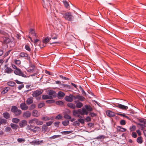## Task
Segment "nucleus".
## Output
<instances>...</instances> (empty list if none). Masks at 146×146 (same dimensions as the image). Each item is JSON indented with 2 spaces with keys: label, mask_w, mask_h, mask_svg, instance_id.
<instances>
[{
  "label": "nucleus",
  "mask_w": 146,
  "mask_h": 146,
  "mask_svg": "<svg viewBox=\"0 0 146 146\" xmlns=\"http://www.w3.org/2000/svg\"><path fill=\"white\" fill-rule=\"evenodd\" d=\"M11 66L13 68L14 70L13 71L15 74L23 77H27V76L20 69L17 68L14 64L11 63Z\"/></svg>",
  "instance_id": "1"
},
{
  "label": "nucleus",
  "mask_w": 146,
  "mask_h": 146,
  "mask_svg": "<svg viewBox=\"0 0 146 146\" xmlns=\"http://www.w3.org/2000/svg\"><path fill=\"white\" fill-rule=\"evenodd\" d=\"M61 13L63 15V17L68 21H72L74 18V17L71 12H65L64 14L62 12Z\"/></svg>",
  "instance_id": "2"
},
{
  "label": "nucleus",
  "mask_w": 146,
  "mask_h": 146,
  "mask_svg": "<svg viewBox=\"0 0 146 146\" xmlns=\"http://www.w3.org/2000/svg\"><path fill=\"white\" fill-rule=\"evenodd\" d=\"M11 111L16 116L20 115L22 113L21 111L16 106H12Z\"/></svg>",
  "instance_id": "3"
},
{
  "label": "nucleus",
  "mask_w": 146,
  "mask_h": 146,
  "mask_svg": "<svg viewBox=\"0 0 146 146\" xmlns=\"http://www.w3.org/2000/svg\"><path fill=\"white\" fill-rule=\"evenodd\" d=\"M138 120L140 123H138L137 125L141 127L142 130H143L146 127V119L141 118L138 119Z\"/></svg>",
  "instance_id": "4"
},
{
  "label": "nucleus",
  "mask_w": 146,
  "mask_h": 146,
  "mask_svg": "<svg viewBox=\"0 0 146 146\" xmlns=\"http://www.w3.org/2000/svg\"><path fill=\"white\" fill-rule=\"evenodd\" d=\"M42 91L40 90H37L33 92L32 94V96L34 97H37L42 94Z\"/></svg>",
  "instance_id": "5"
},
{
  "label": "nucleus",
  "mask_w": 146,
  "mask_h": 146,
  "mask_svg": "<svg viewBox=\"0 0 146 146\" xmlns=\"http://www.w3.org/2000/svg\"><path fill=\"white\" fill-rule=\"evenodd\" d=\"M19 57L24 58L26 59H28L30 58V56L27 53L25 52H21L19 55Z\"/></svg>",
  "instance_id": "6"
},
{
  "label": "nucleus",
  "mask_w": 146,
  "mask_h": 146,
  "mask_svg": "<svg viewBox=\"0 0 146 146\" xmlns=\"http://www.w3.org/2000/svg\"><path fill=\"white\" fill-rule=\"evenodd\" d=\"M74 97H75V96L70 95L69 96H66L65 98V99L67 102H71L73 100H74Z\"/></svg>",
  "instance_id": "7"
},
{
  "label": "nucleus",
  "mask_w": 146,
  "mask_h": 146,
  "mask_svg": "<svg viewBox=\"0 0 146 146\" xmlns=\"http://www.w3.org/2000/svg\"><path fill=\"white\" fill-rule=\"evenodd\" d=\"M35 66L34 64H30L29 67L27 68V71L29 72L32 73L34 72Z\"/></svg>",
  "instance_id": "8"
},
{
  "label": "nucleus",
  "mask_w": 146,
  "mask_h": 146,
  "mask_svg": "<svg viewBox=\"0 0 146 146\" xmlns=\"http://www.w3.org/2000/svg\"><path fill=\"white\" fill-rule=\"evenodd\" d=\"M20 107L23 110H26L28 108V106L25 102L21 103L20 104Z\"/></svg>",
  "instance_id": "9"
},
{
  "label": "nucleus",
  "mask_w": 146,
  "mask_h": 146,
  "mask_svg": "<svg viewBox=\"0 0 146 146\" xmlns=\"http://www.w3.org/2000/svg\"><path fill=\"white\" fill-rule=\"evenodd\" d=\"M80 109H79L77 110H74L73 111V115L78 117H81L80 115Z\"/></svg>",
  "instance_id": "10"
},
{
  "label": "nucleus",
  "mask_w": 146,
  "mask_h": 146,
  "mask_svg": "<svg viewBox=\"0 0 146 146\" xmlns=\"http://www.w3.org/2000/svg\"><path fill=\"white\" fill-rule=\"evenodd\" d=\"M74 100H76V99H78L79 100L81 101H83L85 100V98L84 97L82 96H81L80 95H77L75 96L74 97Z\"/></svg>",
  "instance_id": "11"
},
{
  "label": "nucleus",
  "mask_w": 146,
  "mask_h": 146,
  "mask_svg": "<svg viewBox=\"0 0 146 146\" xmlns=\"http://www.w3.org/2000/svg\"><path fill=\"white\" fill-rule=\"evenodd\" d=\"M31 115V113L29 111H26L24 112L23 114V116L25 118H28L30 117Z\"/></svg>",
  "instance_id": "12"
},
{
  "label": "nucleus",
  "mask_w": 146,
  "mask_h": 146,
  "mask_svg": "<svg viewBox=\"0 0 146 146\" xmlns=\"http://www.w3.org/2000/svg\"><path fill=\"white\" fill-rule=\"evenodd\" d=\"M106 113L107 115L109 117H113L115 115V113L110 110L107 111Z\"/></svg>",
  "instance_id": "13"
},
{
  "label": "nucleus",
  "mask_w": 146,
  "mask_h": 146,
  "mask_svg": "<svg viewBox=\"0 0 146 146\" xmlns=\"http://www.w3.org/2000/svg\"><path fill=\"white\" fill-rule=\"evenodd\" d=\"M13 71L11 68L7 66L5 70V72L7 74H11Z\"/></svg>",
  "instance_id": "14"
},
{
  "label": "nucleus",
  "mask_w": 146,
  "mask_h": 146,
  "mask_svg": "<svg viewBox=\"0 0 146 146\" xmlns=\"http://www.w3.org/2000/svg\"><path fill=\"white\" fill-rule=\"evenodd\" d=\"M29 34L30 36L33 38H35L36 37L35 31L33 29H31L30 30Z\"/></svg>",
  "instance_id": "15"
},
{
  "label": "nucleus",
  "mask_w": 146,
  "mask_h": 146,
  "mask_svg": "<svg viewBox=\"0 0 146 146\" xmlns=\"http://www.w3.org/2000/svg\"><path fill=\"white\" fill-rule=\"evenodd\" d=\"M27 121L25 120H23L21 121L19 123V125L21 127H23L27 125Z\"/></svg>",
  "instance_id": "16"
},
{
  "label": "nucleus",
  "mask_w": 146,
  "mask_h": 146,
  "mask_svg": "<svg viewBox=\"0 0 146 146\" xmlns=\"http://www.w3.org/2000/svg\"><path fill=\"white\" fill-rule=\"evenodd\" d=\"M117 130V131L118 132H123L125 131L126 130V129L125 128H124L123 127L121 126H117L116 128Z\"/></svg>",
  "instance_id": "17"
},
{
  "label": "nucleus",
  "mask_w": 146,
  "mask_h": 146,
  "mask_svg": "<svg viewBox=\"0 0 146 146\" xmlns=\"http://www.w3.org/2000/svg\"><path fill=\"white\" fill-rule=\"evenodd\" d=\"M118 108L121 110H126L128 108V106L119 104V105L118 106Z\"/></svg>",
  "instance_id": "18"
},
{
  "label": "nucleus",
  "mask_w": 146,
  "mask_h": 146,
  "mask_svg": "<svg viewBox=\"0 0 146 146\" xmlns=\"http://www.w3.org/2000/svg\"><path fill=\"white\" fill-rule=\"evenodd\" d=\"M49 96H52V98L55 97L56 96V93L53 90H50L48 93Z\"/></svg>",
  "instance_id": "19"
},
{
  "label": "nucleus",
  "mask_w": 146,
  "mask_h": 146,
  "mask_svg": "<svg viewBox=\"0 0 146 146\" xmlns=\"http://www.w3.org/2000/svg\"><path fill=\"white\" fill-rule=\"evenodd\" d=\"M80 114L82 115H84V114L87 115L88 113V112L86 110V109L83 108L82 110L80 109Z\"/></svg>",
  "instance_id": "20"
},
{
  "label": "nucleus",
  "mask_w": 146,
  "mask_h": 146,
  "mask_svg": "<svg viewBox=\"0 0 146 146\" xmlns=\"http://www.w3.org/2000/svg\"><path fill=\"white\" fill-rule=\"evenodd\" d=\"M10 88L9 87H5L3 88V90L1 92V94H4L7 93L9 90Z\"/></svg>",
  "instance_id": "21"
},
{
  "label": "nucleus",
  "mask_w": 146,
  "mask_h": 146,
  "mask_svg": "<svg viewBox=\"0 0 146 146\" xmlns=\"http://www.w3.org/2000/svg\"><path fill=\"white\" fill-rule=\"evenodd\" d=\"M3 115L4 118L7 119H9L10 117V114L7 112L3 113Z\"/></svg>",
  "instance_id": "22"
},
{
  "label": "nucleus",
  "mask_w": 146,
  "mask_h": 146,
  "mask_svg": "<svg viewBox=\"0 0 146 146\" xmlns=\"http://www.w3.org/2000/svg\"><path fill=\"white\" fill-rule=\"evenodd\" d=\"M51 39V38H49L48 37H46L44 38H43L42 42L46 44L48 43Z\"/></svg>",
  "instance_id": "23"
},
{
  "label": "nucleus",
  "mask_w": 146,
  "mask_h": 146,
  "mask_svg": "<svg viewBox=\"0 0 146 146\" xmlns=\"http://www.w3.org/2000/svg\"><path fill=\"white\" fill-rule=\"evenodd\" d=\"M136 141L138 143L141 144L143 142V138L141 136H140L137 138Z\"/></svg>",
  "instance_id": "24"
},
{
  "label": "nucleus",
  "mask_w": 146,
  "mask_h": 146,
  "mask_svg": "<svg viewBox=\"0 0 146 146\" xmlns=\"http://www.w3.org/2000/svg\"><path fill=\"white\" fill-rule=\"evenodd\" d=\"M62 2L66 8L68 9L70 7V6L69 3L66 0H63Z\"/></svg>",
  "instance_id": "25"
},
{
  "label": "nucleus",
  "mask_w": 146,
  "mask_h": 146,
  "mask_svg": "<svg viewBox=\"0 0 146 146\" xmlns=\"http://www.w3.org/2000/svg\"><path fill=\"white\" fill-rule=\"evenodd\" d=\"M85 107L88 111H91L92 110V108L90 105H86L85 106Z\"/></svg>",
  "instance_id": "26"
},
{
  "label": "nucleus",
  "mask_w": 146,
  "mask_h": 146,
  "mask_svg": "<svg viewBox=\"0 0 146 146\" xmlns=\"http://www.w3.org/2000/svg\"><path fill=\"white\" fill-rule=\"evenodd\" d=\"M7 84L9 86L11 87H13L16 85L15 83L13 81H10L8 82Z\"/></svg>",
  "instance_id": "27"
},
{
  "label": "nucleus",
  "mask_w": 146,
  "mask_h": 146,
  "mask_svg": "<svg viewBox=\"0 0 146 146\" xmlns=\"http://www.w3.org/2000/svg\"><path fill=\"white\" fill-rule=\"evenodd\" d=\"M42 98L44 100H46L47 99H52V96H49L48 95H43L42 96Z\"/></svg>",
  "instance_id": "28"
},
{
  "label": "nucleus",
  "mask_w": 146,
  "mask_h": 146,
  "mask_svg": "<svg viewBox=\"0 0 146 146\" xmlns=\"http://www.w3.org/2000/svg\"><path fill=\"white\" fill-rule=\"evenodd\" d=\"M43 141H37L36 140H35L33 141L32 142V143L33 144H36L37 145H39L40 143H42Z\"/></svg>",
  "instance_id": "29"
},
{
  "label": "nucleus",
  "mask_w": 146,
  "mask_h": 146,
  "mask_svg": "<svg viewBox=\"0 0 146 146\" xmlns=\"http://www.w3.org/2000/svg\"><path fill=\"white\" fill-rule=\"evenodd\" d=\"M26 103L28 105H30L32 104L33 102V99L31 98H29L27 100Z\"/></svg>",
  "instance_id": "30"
},
{
  "label": "nucleus",
  "mask_w": 146,
  "mask_h": 146,
  "mask_svg": "<svg viewBox=\"0 0 146 146\" xmlns=\"http://www.w3.org/2000/svg\"><path fill=\"white\" fill-rule=\"evenodd\" d=\"M38 111L36 110H34L32 112V115L35 117H38Z\"/></svg>",
  "instance_id": "31"
},
{
  "label": "nucleus",
  "mask_w": 146,
  "mask_h": 146,
  "mask_svg": "<svg viewBox=\"0 0 146 146\" xmlns=\"http://www.w3.org/2000/svg\"><path fill=\"white\" fill-rule=\"evenodd\" d=\"M67 106L68 107L72 109H75L76 108V105L72 103H68Z\"/></svg>",
  "instance_id": "32"
},
{
  "label": "nucleus",
  "mask_w": 146,
  "mask_h": 146,
  "mask_svg": "<svg viewBox=\"0 0 146 146\" xmlns=\"http://www.w3.org/2000/svg\"><path fill=\"white\" fill-rule=\"evenodd\" d=\"M83 106V104L81 102H79L76 103V107L78 108H80L82 107Z\"/></svg>",
  "instance_id": "33"
},
{
  "label": "nucleus",
  "mask_w": 146,
  "mask_h": 146,
  "mask_svg": "<svg viewBox=\"0 0 146 146\" xmlns=\"http://www.w3.org/2000/svg\"><path fill=\"white\" fill-rule=\"evenodd\" d=\"M10 125L12 128L13 129L16 130L18 127V125L13 123H11Z\"/></svg>",
  "instance_id": "34"
},
{
  "label": "nucleus",
  "mask_w": 146,
  "mask_h": 146,
  "mask_svg": "<svg viewBox=\"0 0 146 146\" xmlns=\"http://www.w3.org/2000/svg\"><path fill=\"white\" fill-rule=\"evenodd\" d=\"M42 1L44 3L45 1H46L47 2L46 4H47L48 6L49 7H51V5L50 2H52V0H42Z\"/></svg>",
  "instance_id": "35"
},
{
  "label": "nucleus",
  "mask_w": 146,
  "mask_h": 146,
  "mask_svg": "<svg viewBox=\"0 0 146 146\" xmlns=\"http://www.w3.org/2000/svg\"><path fill=\"white\" fill-rule=\"evenodd\" d=\"M136 129V127L134 125H133L131 126L129 130L130 131H134Z\"/></svg>",
  "instance_id": "36"
},
{
  "label": "nucleus",
  "mask_w": 146,
  "mask_h": 146,
  "mask_svg": "<svg viewBox=\"0 0 146 146\" xmlns=\"http://www.w3.org/2000/svg\"><path fill=\"white\" fill-rule=\"evenodd\" d=\"M19 121V119L17 118H13L12 119L13 122L16 123H17Z\"/></svg>",
  "instance_id": "37"
},
{
  "label": "nucleus",
  "mask_w": 146,
  "mask_h": 146,
  "mask_svg": "<svg viewBox=\"0 0 146 146\" xmlns=\"http://www.w3.org/2000/svg\"><path fill=\"white\" fill-rule=\"evenodd\" d=\"M69 123V121L68 120H65L62 121V124L65 126H66L68 125Z\"/></svg>",
  "instance_id": "38"
},
{
  "label": "nucleus",
  "mask_w": 146,
  "mask_h": 146,
  "mask_svg": "<svg viewBox=\"0 0 146 146\" xmlns=\"http://www.w3.org/2000/svg\"><path fill=\"white\" fill-rule=\"evenodd\" d=\"M80 125V123L77 121H75L73 123L72 125L74 126H79Z\"/></svg>",
  "instance_id": "39"
},
{
  "label": "nucleus",
  "mask_w": 146,
  "mask_h": 146,
  "mask_svg": "<svg viewBox=\"0 0 146 146\" xmlns=\"http://www.w3.org/2000/svg\"><path fill=\"white\" fill-rule=\"evenodd\" d=\"M1 120V124H5L7 123V121L6 120L3 119H0Z\"/></svg>",
  "instance_id": "40"
},
{
  "label": "nucleus",
  "mask_w": 146,
  "mask_h": 146,
  "mask_svg": "<svg viewBox=\"0 0 146 146\" xmlns=\"http://www.w3.org/2000/svg\"><path fill=\"white\" fill-rule=\"evenodd\" d=\"M64 118L66 119H69L71 118V117L68 114H65L64 116Z\"/></svg>",
  "instance_id": "41"
},
{
  "label": "nucleus",
  "mask_w": 146,
  "mask_h": 146,
  "mask_svg": "<svg viewBox=\"0 0 146 146\" xmlns=\"http://www.w3.org/2000/svg\"><path fill=\"white\" fill-rule=\"evenodd\" d=\"M14 62L15 64L16 65H19L21 64V61L19 60L15 59L14 60Z\"/></svg>",
  "instance_id": "42"
},
{
  "label": "nucleus",
  "mask_w": 146,
  "mask_h": 146,
  "mask_svg": "<svg viewBox=\"0 0 146 146\" xmlns=\"http://www.w3.org/2000/svg\"><path fill=\"white\" fill-rule=\"evenodd\" d=\"M58 96L60 97H62L64 96V93L62 92H59L58 93Z\"/></svg>",
  "instance_id": "43"
},
{
  "label": "nucleus",
  "mask_w": 146,
  "mask_h": 146,
  "mask_svg": "<svg viewBox=\"0 0 146 146\" xmlns=\"http://www.w3.org/2000/svg\"><path fill=\"white\" fill-rule=\"evenodd\" d=\"M56 104L57 105H60L61 106H63L64 105V103L62 101H57L56 102Z\"/></svg>",
  "instance_id": "44"
},
{
  "label": "nucleus",
  "mask_w": 146,
  "mask_h": 146,
  "mask_svg": "<svg viewBox=\"0 0 146 146\" xmlns=\"http://www.w3.org/2000/svg\"><path fill=\"white\" fill-rule=\"evenodd\" d=\"M72 132V131H62L61 132V133L62 134H67L69 133H71Z\"/></svg>",
  "instance_id": "45"
},
{
  "label": "nucleus",
  "mask_w": 146,
  "mask_h": 146,
  "mask_svg": "<svg viewBox=\"0 0 146 146\" xmlns=\"http://www.w3.org/2000/svg\"><path fill=\"white\" fill-rule=\"evenodd\" d=\"M25 48L27 50L30 52L31 51V49L28 44H27L25 46Z\"/></svg>",
  "instance_id": "46"
},
{
  "label": "nucleus",
  "mask_w": 146,
  "mask_h": 146,
  "mask_svg": "<svg viewBox=\"0 0 146 146\" xmlns=\"http://www.w3.org/2000/svg\"><path fill=\"white\" fill-rule=\"evenodd\" d=\"M42 119L44 121H48L50 119V118L48 116L43 117H42Z\"/></svg>",
  "instance_id": "47"
},
{
  "label": "nucleus",
  "mask_w": 146,
  "mask_h": 146,
  "mask_svg": "<svg viewBox=\"0 0 146 146\" xmlns=\"http://www.w3.org/2000/svg\"><path fill=\"white\" fill-rule=\"evenodd\" d=\"M105 138V136L103 135H100L96 137V139H104Z\"/></svg>",
  "instance_id": "48"
},
{
  "label": "nucleus",
  "mask_w": 146,
  "mask_h": 146,
  "mask_svg": "<svg viewBox=\"0 0 146 146\" xmlns=\"http://www.w3.org/2000/svg\"><path fill=\"white\" fill-rule=\"evenodd\" d=\"M36 107L35 105V104H31L29 107V110H32L35 108Z\"/></svg>",
  "instance_id": "49"
},
{
  "label": "nucleus",
  "mask_w": 146,
  "mask_h": 146,
  "mask_svg": "<svg viewBox=\"0 0 146 146\" xmlns=\"http://www.w3.org/2000/svg\"><path fill=\"white\" fill-rule=\"evenodd\" d=\"M44 105L45 104L44 103H41L38 104V108H41L42 107L44 106Z\"/></svg>",
  "instance_id": "50"
},
{
  "label": "nucleus",
  "mask_w": 146,
  "mask_h": 146,
  "mask_svg": "<svg viewBox=\"0 0 146 146\" xmlns=\"http://www.w3.org/2000/svg\"><path fill=\"white\" fill-rule=\"evenodd\" d=\"M11 129L9 127H7L5 129V131L6 132H10L11 131Z\"/></svg>",
  "instance_id": "51"
},
{
  "label": "nucleus",
  "mask_w": 146,
  "mask_h": 146,
  "mask_svg": "<svg viewBox=\"0 0 146 146\" xmlns=\"http://www.w3.org/2000/svg\"><path fill=\"white\" fill-rule=\"evenodd\" d=\"M54 101L53 100H49L46 101V102L48 104H52L54 102Z\"/></svg>",
  "instance_id": "52"
},
{
  "label": "nucleus",
  "mask_w": 146,
  "mask_h": 146,
  "mask_svg": "<svg viewBox=\"0 0 146 146\" xmlns=\"http://www.w3.org/2000/svg\"><path fill=\"white\" fill-rule=\"evenodd\" d=\"M60 77L62 78V79L66 80H69V78H66L64 76H63L62 75H60Z\"/></svg>",
  "instance_id": "53"
},
{
  "label": "nucleus",
  "mask_w": 146,
  "mask_h": 146,
  "mask_svg": "<svg viewBox=\"0 0 146 146\" xmlns=\"http://www.w3.org/2000/svg\"><path fill=\"white\" fill-rule=\"evenodd\" d=\"M62 116L61 115L59 114L58 115L56 116V117L55 118L56 119H62Z\"/></svg>",
  "instance_id": "54"
},
{
  "label": "nucleus",
  "mask_w": 146,
  "mask_h": 146,
  "mask_svg": "<svg viewBox=\"0 0 146 146\" xmlns=\"http://www.w3.org/2000/svg\"><path fill=\"white\" fill-rule=\"evenodd\" d=\"M120 124L121 125H124L126 124L125 121L124 120H122L120 121Z\"/></svg>",
  "instance_id": "55"
},
{
  "label": "nucleus",
  "mask_w": 146,
  "mask_h": 146,
  "mask_svg": "<svg viewBox=\"0 0 146 146\" xmlns=\"http://www.w3.org/2000/svg\"><path fill=\"white\" fill-rule=\"evenodd\" d=\"M62 86L68 89H70V86L67 84H64L62 85Z\"/></svg>",
  "instance_id": "56"
},
{
  "label": "nucleus",
  "mask_w": 146,
  "mask_h": 146,
  "mask_svg": "<svg viewBox=\"0 0 146 146\" xmlns=\"http://www.w3.org/2000/svg\"><path fill=\"white\" fill-rule=\"evenodd\" d=\"M131 136L133 137L134 138H136L137 136L136 133L134 132H133L131 134Z\"/></svg>",
  "instance_id": "57"
},
{
  "label": "nucleus",
  "mask_w": 146,
  "mask_h": 146,
  "mask_svg": "<svg viewBox=\"0 0 146 146\" xmlns=\"http://www.w3.org/2000/svg\"><path fill=\"white\" fill-rule=\"evenodd\" d=\"M17 141L19 143H21L25 142V140L23 139L18 138L17 139Z\"/></svg>",
  "instance_id": "58"
},
{
  "label": "nucleus",
  "mask_w": 146,
  "mask_h": 146,
  "mask_svg": "<svg viewBox=\"0 0 146 146\" xmlns=\"http://www.w3.org/2000/svg\"><path fill=\"white\" fill-rule=\"evenodd\" d=\"M60 137V135H53L50 137V139H54Z\"/></svg>",
  "instance_id": "59"
},
{
  "label": "nucleus",
  "mask_w": 146,
  "mask_h": 146,
  "mask_svg": "<svg viewBox=\"0 0 146 146\" xmlns=\"http://www.w3.org/2000/svg\"><path fill=\"white\" fill-rule=\"evenodd\" d=\"M43 122L42 121H39L38 120L37 121L36 123L37 125H42L43 124Z\"/></svg>",
  "instance_id": "60"
},
{
  "label": "nucleus",
  "mask_w": 146,
  "mask_h": 146,
  "mask_svg": "<svg viewBox=\"0 0 146 146\" xmlns=\"http://www.w3.org/2000/svg\"><path fill=\"white\" fill-rule=\"evenodd\" d=\"M78 120L81 123L83 124L84 123V119H79Z\"/></svg>",
  "instance_id": "61"
},
{
  "label": "nucleus",
  "mask_w": 146,
  "mask_h": 146,
  "mask_svg": "<svg viewBox=\"0 0 146 146\" xmlns=\"http://www.w3.org/2000/svg\"><path fill=\"white\" fill-rule=\"evenodd\" d=\"M24 84H21L19 85L18 87V89L19 90H21V89L24 88Z\"/></svg>",
  "instance_id": "62"
},
{
  "label": "nucleus",
  "mask_w": 146,
  "mask_h": 146,
  "mask_svg": "<svg viewBox=\"0 0 146 146\" xmlns=\"http://www.w3.org/2000/svg\"><path fill=\"white\" fill-rule=\"evenodd\" d=\"M113 105L114 107L118 108V106L119 105V104H117L115 103H113Z\"/></svg>",
  "instance_id": "63"
},
{
  "label": "nucleus",
  "mask_w": 146,
  "mask_h": 146,
  "mask_svg": "<svg viewBox=\"0 0 146 146\" xmlns=\"http://www.w3.org/2000/svg\"><path fill=\"white\" fill-rule=\"evenodd\" d=\"M85 120L86 121H87L89 122L91 121V119L90 117L87 116L85 119Z\"/></svg>",
  "instance_id": "64"
}]
</instances>
